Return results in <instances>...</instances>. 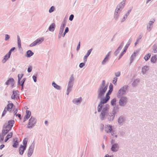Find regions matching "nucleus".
Wrapping results in <instances>:
<instances>
[{"label": "nucleus", "mask_w": 157, "mask_h": 157, "mask_svg": "<svg viewBox=\"0 0 157 157\" xmlns=\"http://www.w3.org/2000/svg\"><path fill=\"white\" fill-rule=\"evenodd\" d=\"M33 78L34 81L35 82H36V77L34 76V75H33Z\"/></svg>", "instance_id": "nucleus-56"}, {"label": "nucleus", "mask_w": 157, "mask_h": 157, "mask_svg": "<svg viewBox=\"0 0 157 157\" xmlns=\"http://www.w3.org/2000/svg\"><path fill=\"white\" fill-rule=\"evenodd\" d=\"M87 57H88L86 56H84V58H83V60H84V62L85 63L86 62V61Z\"/></svg>", "instance_id": "nucleus-54"}, {"label": "nucleus", "mask_w": 157, "mask_h": 157, "mask_svg": "<svg viewBox=\"0 0 157 157\" xmlns=\"http://www.w3.org/2000/svg\"><path fill=\"white\" fill-rule=\"evenodd\" d=\"M109 107V105H106L103 108V110H102V112L100 115V117L101 119H103L104 118L106 113V111L108 109Z\"/></svg>", "instance_id": "nucleus-10"}, {"label": "nucleus", "mask_w": 157, "mask_h": 157, "mask_svg": "<svg viewBox=\"0 0 157 157\" xmlns=\"http://www.w3.org/2000/svg\"><path fill=\"white\" fill-rule=\"evenodd\" d=\"M9 38H10L9 36L8 35L6 34L5 35V40H7L9 39Z\"/></svg>", "instance_id": "nucleus-49"}, {"label": "nucleus", "mask_w": 157, "mask_h": 157, "mask_svg": "<svg viewBox=\"0 0 157 157\" xmlns=\"http://www.w3.org/2000/svg\"><path fill=\"white\" fill-rule=\"evenodd\" d=\"M128 86H125L121 88L118 91L117 93V96L120 97L125 94L128 89Z\"/></svg>", "instance_id": "nucleus-4"}, {"label": "nucleus", "mask_w": 157, "mask_h": 157, "mask_svg": "<svg viewBox=\"0 0 157 157\" xmlns=\"http://www.w3.org/2000/svg\"><path fill=\"white\" fill-rule=\"evenodd\" d=\"M105 130L107 133L111 132V134L113 135L114 134V132L112 131V127L109 125H106L105 126Z\"/></svg>", "instance_id": "nucleus-8"}, {"label": "nucleus", "mask_w": 157, "mask_h": 157, "mask_svg": "<svg viewBox=\"0 0 157 157\" xmlns=\"http://www.w3.org/2000/svg\"><path fill=\"white\" fill-rule=\"evenodd\" d=\"M157 59V56L156 55L153 56L151 58V61L153 63H155Z\"/></svg>", "instance_id": "nucleus-24"}, {"label": "nucleus", "mask_w": 157, "mask_h": 157, "mask_svg": "<svg viewBox=\"0 0 157 157\" xmlns=\"http://www.w3.org/2000/svg\"><path fill=\"white\" fill-rule=\"evenodd\" d=\"M101 126V128H102V129H101V130L102 131L103 130V127H104V125L102 124H101V125H100Z\"/></svg>", "instance_id": "nucleus-61"}, {"label": "nucleus", "mask_w": 157, "mask_h": 157, "mask_svg": "<svg viewBox=\"0 0 157 157\" xmlns=\"http://www.w3.org/2000/svg\"><path fill=\"white\" fill-rule=\"evenodd\" d=\"M110 53L109 52L106 55L105 57V58L104 60L102 62V64H104L106 63V62L108 61V57L110 56Z\"/></svg>", "instance_id": "nucleus-21"}, {"label": "nucleus", "mask_w": 157, "mask_h": 157, "mask_svg": "<svg viewBox=\"0 0 157 157\" xmlns=\"http://www.w3.org/2000/svg\"><path fill=\"white\" fill-rule=\"evenodd\" d=\"M124 121V119L122 117H120L118 119V122L120 123H122Z\"/></svg>", "instance_id": "nucleus-38"}, {"label": "nucleus", "mask_w": 157, "mask_h": 157, "mask_svg": "<svg viewBox=\"0 0 157 157\" xmlns=\"http://www.w3.org/2000/svg\"><path fill=\"white\" fill-rule=\"evenodd\" d=\"M11 128L7 126L6 125L3 127L2 130V134H4V135L6 134L11 129Z\"/></svg>", "instance_id": "nucleus-11"}, {"label": "nucleus", "mask_w": 157, "mask_h": 157, "mask_svg": "<svg viewBox=\"0 0 157 157\" xmlns=\"http://www.w3.org/2000/svg\"><path fill=\"white\" fill-rule=\"evenodd\" d=\"M44 40V38L42 37L40 38L39 39H37L34 42L31 44L30 45V46L32 47L34 46L37 44H40L41 43H42Z\"/></svg>", "instance_id": "nucleus-6"}, {"label": "nucleus", "mask_w": 157, "mask_h": 157, "mask_svg": "<svg viewBox=\"0 0 157 157\" xmlns=\"http://www.w3.org/2000/svg\"><path fill=\"white\" fill-rule=\"evenodd\" d=\"M80 42H79L78 44V45L77 47V50H78L79 49L80 47Z\"/></svg>", "instance_id": "nucleus-55"}, {"label": "nucleus", "mask_w": 157, "mask_h": 157, "mask_svg": "<svg viewBox=\"0 0 157 157\" xmlns=\"http://www.w3.org/2000/svg\"><path fill=\"white\" fill-rule=\"evenodd\" d=\"M17 91H13V94L11 96V98L12 99H14L17 96Z\"/></svg>", "instance_id": "nucleus-26"}, {"label": "nucleus", "mask_w": 157, "mask_h": 157, "mask_svg": "<svg viewBox=\"0 0 157 157\" xmlns=\"http://www.w3.org/2000/svg\"><path fill=\"white\" fill-rule=\"evenodd\" d=\"M82 98L81 97L77 99H75L73 100V102L76 104H78L80 103L81 101Z\"/></svg>", "instance_id": "nucleus-20"}, {"label": "nucleus", "mask_w": 157, "mask_h": 157, "mask_svg": "<svg viewBox=\"0 0 157 157\" xmlns=\"http://www.w3.org/2000/svg\"><path fill=\"white\" fill-rule=\"evenodd\" d=\"M121 75L120 72H116L115 73V75L117 77H119Z\"/></svg>", "instance_id": "nucleus-51"}, {"label": "nucleus", "mask_w": 157, "mask_h": 157, "mask_svg": "<svg viewBox=\"0 0 157 157\" xmlns=\"http://www.w3.org/2000/svg\"><path fill=\"white\" fill-rule=\"evenodd\" d=\"M15 49V48L14 47H13L10 50V51H13Z\"/></svg>", "instance_id": "nucleus-63"}, {"label": "nucleus", "mask_w": 157, "mask_h": 157, "mask_svg": "<svg viewBox=\"0 0 157 157\" xmlns=\"http://www.w3.org/2000/svg\"><path fill=\"white\" fill-rule=\"evenodd\" d=\"M23 76V74H19L18 75V83H19L20 81Z\"/></svg>", "instance_id": "nucleus-37"}, {"label": "nucleus", "mask_w": 157, "mask_h": 157, "mask_svg": "<svg viewBox=\"0 0 157 157\" xmlns=\"http://www.w3.org/2000/svg\"><path fill=\"white\" fill-rule=\"evenodd\" d=\"M31 115V112L29 110L26 111V115L24 118V121L27 120Z\"/></svg>", "instance_id": "nucleus-13"}, {"label": "nucleus", "mask_w": 157, "mask_h": 157, "mask_svg": "<svg viewBox=\"0 0 157 157\" xmlns=\"http://www.w3.org/2000/svg\"><path fill=\"white\" fill-rule=\"evenodd\" d=\"M109 89L106 94V97L105 98L101 99V100L98 107V112L101 111L103 106V105L106 103L110 98L109 95L111 94L113 89V85L112 84H111L109 86Z\"/></svg>", "instance_id": "nucleus-1"}, {"label": "nucleus", "mask_w": 157, "mask_h": 157, "mask_svg": "<svg viewBox=\"0 0 157 157\" xmlns=\"http://www.w3.org/2000/svg\"><path fill=\"white\" fill-rule=\"evenodd\" d=\"M54 8L53 6H52L49 10V12L50 13L52 12L54 10Z\"/></svg>", "instance_id": "nucleus-44"}, {"label": "nucleus", "mask_w": 157, "mask_h": 157, "mask_svg": "<svg viewBox=\"0 0 157 157\" xmlns=\"http://www.w3.org/2000/svg\"><path fill=\"white\" fill-rule=\"evenodd\" d=\"M117 81V78L115 77L113 78V83L115 85H116V82Z\"/></svg>", "instance_id": "nucleus-40"}, {"label": "nucleus", "mask_w": 157, "mask_h": 157, "mask_svg": "<svg viewBox=\"0 0 157 157\" xmlns=\"http://www.w3.org/2000/svg\"><path fill=\"white\" fill-rule=\"evenodd\" d=\"M28 141V139L26 138H25L23 141V146H24V147H26L27 144V142Z\"/></svg>", "instance_id": "nucleus-34"}, {"label": "nucleus", "mask_w": 157, "mask_h": 157, "mask_svg": "<svg viewBox=\"0 0 157 157\" xmlns=\"http://www.w3.org/2000/svg\"><path fill=\"white\" fill-rule=\"evenodd\" d=\"M5 135L4 134L1 135L0 134V142L2 143V142L3 141L4 138V136Z\"/></svg>", "instance_id": "nucleus-36"}, {"label": "nucleus", "mask_w": 157, "mask_h": 157, "mask_svg": "<svg viewBox=\"0 0 157 157\" xmlns=\"http://www.w3.org/2000/svg\"><path fill=\"white\" fill-rule=\"evenodd\" d=\"M105 157H113V156H109V155L108 154H106L105 155Z\"/></svg>", "instance_id": "nucleus-60"}, {"label": "nucleus", "mask_w": 157, "mask_h": 157, "mask_svg": "<svg viewBox=\"0 0 157 157\" xmlns=\"http://www.w3.org/2000/svg\"><path fill=\"white\" fill-rule=\"evenodd\" d=\"M5 145L3 144H2L0 146V149H2L4 147Z\"/></svg>", "instance_id": "nucleus-58"}, {"label": "nucleus", "mask_w": 157, "mask_h": 157, "mask_svg": "<svg viewBox=\"0 0 157 157\" xmlns=\"http://www.w3.org/2000/svg\"><path fill=\"white\" fill-rule=\"evenodd\" d=\"M122 9V8H121L120 7H118V6H117V8L115 10V14H117L119 12H120Z\"/></svg>", "instance_id": "nucleus-31"}, {"label": "nucleus", "mask_w": 157, "mask_h": 157, "mask_svg": "<svg viewBox=\"0 0 157 157\" xmlns=\"http://www.w3.org/2000/svg\"><path fill=\"white\" fill-rule=\"evenodd\" d=\"M13 103L9 104L7 105V107L5 108L4 109L2 113V116H3L5 115L7 111H10L12 107L13 106Z\"/></svg>", "instance_id": "nucleus-5"}, {"label": "nucleus", "mask_w": 157, "mask_h": 157, "mask_svg": "<svg viewBox=\"0 0 157 157\" xmlns=\"http://www.w3.org/2000/svg\"><path fill=\"white\" fill-rule=\"evenodd\" d=\"M152 27L148 26V25L147 26V29L149 31H150Z\"/></svg>", "instance_id": "nucleus-57"}, {"label": "nucleus", "mask_w": 157, "mask_h": 157, "mask_svg": "<svg viewBox=\"0 0 157 157\" xmlns=\"http://www.w3.org/2000/svg\"><path fill=\"white\" fill-rule=\"evenodd\" d=\"M66 25V21H63L62 23V24L61 26L60 29V31H61L62 32H63L64 27H65Z\"/></svg>", "instance_id": "nucleus-22"}, {"label": "nucleus", "mask_w": 157, "mask_h": 157, "mask_svg": "<svg viewBox=\"0 0 157 157\" xmlns=\"http://www.w3.org/2000/svg\"><path fill=\"white\" fill-rule=\"evenodd\" d=\"M148 67L147 66H144L142 68V71L143 74L145 73L148 70Z\"/></svg>", "instance_id": "nucleus-28"}, {"label": "nucleus", "mask_w": 157, "mask_h": 157, "mask_svg": "<svg viewBox=\"0 0 157 157\" xmlns=\"http://www.w3.org/2000/svg\"><path fill=\"white\" fill-rule=\"evenodd\" d=\"M14 83V80L12 78H10L6 83V85H10L11 86L13 85Z\"/></svg>", "instance_id": "nucleus-14"}, {"label": "nucleus", "mask_w": 157, "mask_h": 157, "mask_svg": "<svg viewBox=\"0 0 157 157\" xmlns=\"http://www.w3.org/2000/svg\"><path fill=\"white\" fill-rule=\"evenodd\" d=\"M33 55V53L30 50H28L27 52L26 56L29 57Z\"/></svg>", "instance_id": "nucleus-27"}, {"label": "nucleus", "mask_w": 157, "mask_h": 157, "mask_svg": "<svg viewBox=\"0 0 157 157\" xmlns=\"http://www.w3.org/2000/svg\"><path fill=\"white\" fill-rule=\"evenodd\" d=\"M11 51H10L9 52V53L8 54H7L9 56H10L11 54Z\"/></svg>", "instance_id": "nucleus-59"}, {"label": "nucleus", "mask_w": 157, "mask_h": 157, "mask_svg": "<svg viewBox=\"0 0 157 157\" xmlns=\"http://www.w3.org/2000/svg\"><path fill=\"white\" fill-rule=\"evenodd\" d=\"M119 149V146L117 144H113L112 146L111 150L113 151H117Z\"/></svg>", "instance_id": "nucleus-12"}, {"label": "nucleus", "mask_w": 157, "mask_h": 157, "mask_svg": "<svg viewBox=\"0 0 157 157\" xmlns=\"http://www.w3.org/2000/svg\"><path fill=\"white\" fill-rule=\"evenodd\" d=\"M32 70V67L31 66L29 67L28 69V71L29 72H30Z\"/></svg>", "instance_id": "nucleus-50"}, {"label": "nucleus", "mask_w": 157, "mask_h": 157, "mask_svg": "<svg viewBox=\"0 0 157 157\" xmlns=\"http://www.w3.org/2000/svg\"><path fill=\"white\" fill-rule=\"evenodd\" d=\"M151 56L150 54L148 53L144 56V59L146 61H147L150 57Z\"/></svg>", "instance_id": "nucleus-33"}, {"label": "nucleus", "mask_w": 157, "mask_h": 157, "mask_svg": "<svg viewBox=\"0 0 157 157\" xmlns=\"http://www.w3.org/2000/svg\"><path fill=\"white\" fill-rule=\"evenodd\" d=\"M153 50L154 53L157 52V46H155L154 47Z\"/></svg>", "instance_id": "nucleus-46"}, {"label": "nucleus", "mask_w": 157, "mask_h": 157, "mask_svg": "<svg viewBox=\"0 0 157 157\" xmlns=\"http://www.w3.org/2000/svg\"><path fill=\"white\" fill-rule=\"evenodd\" d=\"M14 123V121L13 120L9 121L8 123V124L6 126L12 128Z\"/></svg>", "instance_id": "nucleus-16"}, {"label": "nucleus", "mask_w": 157, "mask_h": 157, "mask_svg": "<svg viewBox=\"0 0 157 157\" xmlns=\"http://www.w3.org/2000/svg\"><path fill=\"white\" fill-rule=\"evenodd\" d=\"M55 27V23H52L49 27V30L50 31H54Z\"/></svg>", "instance_id": "nucleus-25"}, {"label": "nucleus", "mask_w": 157, "mask_h": 157, "mask_svg": "<svg viewBox=\"0 0 157 157\" xmlns=\"http://www.w3.org/2000/svg\"><path fill=\"white\" fill-rule=\"evenodd\" d=\"M52 85L55 88L58 90H59L60 88V87L56 84L54 82H52Z\"/></svg>", "instance_id": "nucleus-32"}, {"label": "nucleus", "mask_w": 157, "mask_h": 157, "mask_svg": "<svg viewBox=\"0 0 157 157\" xmlns=\"http://www.w3.org/2000/svg\"><path fill=\"white\" fill-rule=\"evenodd\" d=\"M154 21H155L154 20L153 21H150L149 22V24L148 25V26L152 27V24L154 22Z\"/></svg>", "instance_id": "nucleus-43"}, {"label": "nucleus", "mask_w": 157, "mask_h": 157, "mask_svg": "<svg viewBox=\"0 0 157 157\" xmlns=\"http://www.w3.org/2000/svg\"><path fill=\"white\" fill-rule=\"evenodd\" d=\"M16 116H18L19 118H20L21 117V115L19 114H17Z\"/></svg>", "instance_id": "nucleus-62"}, {"label": "nucleus", "mask_w": 157, "mask_h": 157, "mask_svg": "<svg viewBox=\"0 0 157 157\" xmlns=\"http://www.w3.org/2000/svg\"><path fill=\"white\" fill-rule=\"evenodd\" d=\"M127 99L126 97H122L120 99L119 103V104L121 105L124 106L127 103Z\"/></svg>", "instance_id": "nucleus-9"}, {"label": "nucleus", "mask_w": 157, "mask_h": 157, "mask_svg": "<svg viewBox=\"0 0 157 157\" xmlns=\"http://www.w3.org/2000/svg\"><path fill=\"white\" fill-rule=\"evenodd\" d=\"M12 136L13 133L12 132H10L9 134H8L5 138V142H6L9 139L11 138L12 137Z\"/></svg>", "instance_id": "nucleus-19"}, {"label": "nucleus", "mask_w": 157, "mask_h": 157, "mask_svg": "<svg viewBox=\"0 0 157 157\" xmlns=\"http://www.w3.org/2000/svg\"><path fill=\"white\" fill-rule=\"evenodd\" d=\"M10 57V56H9V55L7 54L6 55V56H5L4 59H5V61H6Z\"/></svg>", "instance_id": "nucleus-47"}, {"label": "nucleus", "mask_w": 157, "mask_h": 157, "mask_svg": "<svg viewBox=\"0 0 157 157\" xmlns=\"http://www.w3.org/2000/svg\"><path fill=\"white\" fill-rule=\"evenodd\" d=\"M25 147L24 146H23V145H21L20 146V147L19 148V154L21 155H22L24 151L26 149Z\"/></svg>", "instance_id": "nucleus-15"}, {"label": "nucleus", "mask_w": 157, "mask_h": 157, "mask_svg": "<svg viewBox=\"0 0 157 157\" xmlns=\"http://www.w3.org/2000/svg\"><path fill=\"white\" fill-rule=\"evenodd\" d=\"M17 42H18V48H21V40H20V38L19 36H17Z\"/></svg>", "instance_id": "nucleus-30"}, {"label": "nucleus", "mask_w": 157, "mask_h": 157, "mask_svg": "<svg viewBox=\"0 0 157 157\" xmlns=\"http://www.w3.org/2000/svg\"><path fill=\"white\" fill-rule=\"evenodd\" d=\"M92 50V48L90 49L88 51L86 54V55L85 56L88 57L89 56V55L90 54Z\"/></svg>", "instance_id": "nucleus-39"}, {"label": "nucleus", "mask_w": 157, "mask_h": 157, "mask_svg": "<svg viewBox=\"0 0 157 157\" xmlns=\"http://www.w3.org/2000/svg\"><path fill=\"white\" fill-rule=\"evenodd\" d=\"M109 89L106 94V97L105 98L101 99V100L98 107V112L101 111L103 106V105L106 103L110 98L109 95L111 94L113 89V85L112 84H111L109 86Z\"/></svg>", "instance_id": "nucleus-2"}, {"label": "nucleus", "mask_w": 157, "mask_h": 157, "mask_svg": "<svg viewBox=\"0 0 157 157\" xmlns=\"http://www.w3.org/2000/svg\"><path fill=\"white\" fill-rule=\"evenodd\" d=\"M116 101V100L115 99H113L112 100L111 102V104L112 105H115V103Z\"/></svg>", "instance_id": "nucleus-41"}, {"label": "nucleus", "mask_w": 157, "mask_h": 157, "mask_svg": "<svg viewBox=\"0 0 157 157\" xmlns=\"http://www.w3.org/2000/svg\"><path fill=\"white\" fill-rule=\"evenodd\" d=\"M74 16L73 15H71L69 17V20L71 21H72L74 18Z\"/></svg>", "instance_id": "nucleus-45"}, {"label": "nucleus", "mask_w": 157, "mask_h": 157, "mask_svg": "<svg viewBox=\"0 0 157 157\" xmlns=\"http://www.w3.org/2000/svg\"><path fill=\"white\" fill-rule=\"evenodd\" d=\"M107 88L108 85L105 86L104 87H100L98 91V98H101L102 97L107 90Z\"/></svg>", "instance_id": "nucleus-3"}, {"label": "nucleus", "mask_w": 157, "mask_h": 157, "mask_svg": "<svg viewBox=\"0 0 157 157\" xmlns=\"http://www.w3.org/2000/svg\"><path fill=\"white\" fill-rule=\"evenodd\" d=\"M36 122L35 119L33 117H31L29 121L28 125V127L29 128H32L35 124Z\"/></svg>", "instance_id": "nucleus-7"}, {"label": "nucleus", "mask_w": 157, "mask_h": 157, "mask_svg": "<svg viewBox=\"0 0 157 157\" xmlns=\"http://www.w3.org/2000/svg\"><path fill=\"white\" fill-rule=\"evenodd\" d=\"M69 31L68 28V27H66L65 29V32L63 34V36H64L66 34V33H67Z\"/></svg>", "instance_id": "nucleus-42"}, {"label": "nucleus", "mask_w": 157, "mask_h": 157, "mask_svg": "<svg viewBox=\"0 0 157 157\" xmlns=\"http://www.w3.org/2000/svg\"><path fill=\"white\" fill-rule=\"evenodd\" d=\"M33 152V149L30 147L29 149L28 153V157H30L32 155Z\"/></svg>", "instance_id": "nucleus-23"}, {"label": "nucleus", "mask_w": 157, "mask_h": 157, "mask_svg": "<svg viewBox=\"0 0 157 157\" xmlns=\"http://www.w3.org/2000/svg\"><path fill=\"white\" fill-rule=\"evenodd\" d=\"M126 51V50L124 49V50L122 52V53L121 54L120 56V57H119V59L120 58V57H121L124 54V53Z\"/></svg>", "instance_id": "nucleus-52"}, {"label": "nucleus", "mask_w": 157, "mask_h": 157, "mask_svg": "<svg viewBox=\"0 0 157 157\" xmlns=\"http://www.w3.org/2000/svg\"><path fill=\"white\" fill-rule=\"evenodd\" d=\"M105 80H103L102 82V83L101 86V87H104L105 86Z\"/></svg>", "instance_id": "nucleus-48"}, {"label": "nucleus", "mask_w": 157, "mask_h": 157, "mask_svg": "<svg viewBox=\"0 0 157 157\" xmlns=\"http://www.w3.org/2000/svg\"><path fill=\"white\" fill-rule=\"evenodd\" d=\"M85 65V63H81L80 64L79 66L80 68H82Z\"/></svg>", "instance_id": "nucleus-53"}, {"label": "nucleus", "mask_w": 157, "mask_h": 157, "mask_svg": "<svg viewBox=\"0 0 157 157\" xmlns=\"http://www.w3.org/2000/svg\"><path fill=\"white\" fill-rule=\"evenodd\" d=\"M125 2L126 0H123L117 6L118 7H120V8L123 9L124 6Z\"/></svg>", "instance_id": "nucleus-17"}, {"label": "nucleus", "mask_w": 157, "mask_h": 157, "mask_svg": "<svg viewBox=\"0 0 157 157\" xmlns=\"http://www.w3.org/2000/svg\"><path fill=\"white\" fill-rule=\"evenodd\" d=\"M13 140L14 144L13 146L14 147H17L18 145V142L17 138H15L13 139Z\"/></svg>", "instance_id": "nucleus-18"}, {"label": "nucleus", "mask_w": 157, "mask_h": 157, "mask_svg": "<svg viewBox=\"0 0 157 157\" xmlns=\"http://www.w3.org/2000/svg\"><path fill=\"white\" fill-rule=\"evenodd\" d=\"M142 37V36L141 35H140L139 37V40L140 39H141Z\"/></svg>", "instance_id": "nucleus-64"}, {"label": "nucleus", "mask_w": 157, "mask_h": 157, "mask_svg": "<svg viewBox=\"0 0 157 157\" xmlns=\"http://www.w3.org/2000/svg\"><path fill=\"white\" fill-rule=\"evenodd\" d=\"M131 43V40H128V42L126 45L125 48L124 49L126 50H127L128 49V47L130 45Z\"/></svg>", "instance_id": "nucleus-35"}, {"label": "nucleus", "mask_w": 157, "mask_h": 157, "mask_svg": "<svg viewBox=\"0 0 157 157\" xmlns=\"http://www.w3.org/2000/svg\"><path fill=\"white\" fill-rule=\"evenodd\" d=\"M72 86V84L71 82H69L68 87L67 89L68 91H69L67 93V94H68L70 91L71 90V88Z\"/></svg>", "instance_id": "nucleus-29"}]
</instances>
